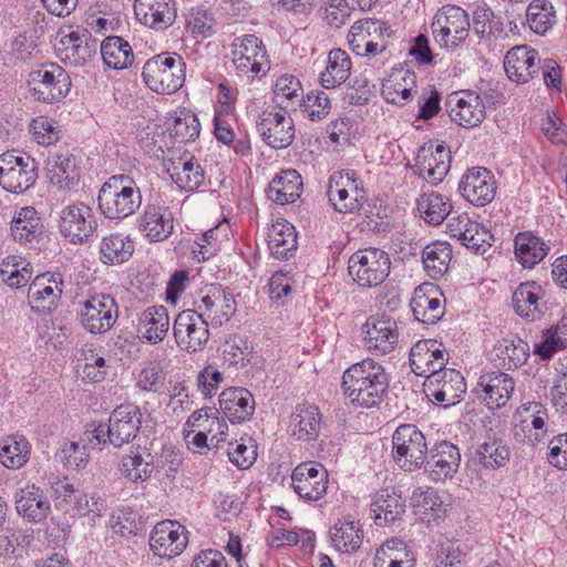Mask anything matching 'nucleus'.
I'll use <instances>...</instances> for the list:
<instances>
[{
	"mask_svg": "<svg viewBox=\"0 0 567 567\" xmlns=\"http://www.w3.org/2000/svg\"><path fill=\"white\" fill-rule=\"evenodd\" d=\"M501 365L506 370L516 369L523 365L529 357V346L524 340L503 339L494 347Z\"/></svg>",
	"mask_w": 567,
	"mask_h": 567,
	"instance_id": "8fccbe9b",
	"label": "nucleus"
},
{
	"mask_svg": "<svg viewBox=\"0 0 567 567\" xmlns=\"http://www.w3.org/2000/svg\"><path fill=\"white\" fill-rule=\"evenodd\" d=\"M30 456V444L20 435L9 436L3 440L0 447V462L3 466L12 470L21 468Z\"/></svg>",
	"mask_w": 567,
	"mask_h": 567,
	"instance_id": "3c124183",
	"label": "nucleus"
},
{
	"mask_svg": "<svg viewBox=\"0 0 567 567\" xmlns=\"http://www.w3.org/2000/svg\"><path fill=\"white\" fill-rule=\"evenodd\" d=\"M146 85L159 94L178 91L185 81V62L179 55L162 53L146 61L143 66Z\"/></svg>",
	"mask_w": 567,
	"mask_h": 567,
	"instance_id": "20e7f679",
	"label": "nucleus"
},
{
	"mask_svg": "<svg viewBox=\"0 0 567 567\" xmlns=\"http://www.w3.org/2000/svg\"><path fill=\"white\" fill-rule=\"evenodd\" d=\"M11 235L14 240L27 244L38 239L42 234L41 219L33 207H22L11 220Z\"/></svg>",
	"mask_w": 567,
	"mask_h": 567,
	"instance_id": "ea45409f",
	"label": "nucleus"
},
{
	"mask_svg": "<svg viewBox=\"0 0 567 567\" xmlns=\"http://www.w3.org/2000/svg\"><path fill=\"white\" fill-rule=\"evenodd\" d=\"M141 426V411L134 404H121L110 415L107 424H99L92 430L90 442L93 447L105 445L122 447L136 436Z\"/></svg>",
	"mask_w": 567,
	"mask_h": 567,
	"instance_id": "7ed1b4c3",
	"label": "nucleus"
},
{
	"mask_svg": "<svg viewBox=\"0 0 567 567\" xmlns=\"http://www.w3.org/2000/svg\"><path fill=\"white\" fill-rule=\"evenodd\" d=\"M205 313L196 310H184L177 315L173 333L177 346L189 353L204 349L209 340L208 322Z\"/></svg>",
	"mask_w": 567,
	"mask_h": 567,
	"instance_id": "9d476101",
	"label": "nucleus"
},
{
	"mask_svg": "<svg viewBox=\"0 0 567 567\" xmlns=\"http://www.w3.org/2000/svg\"><path fill=\"white\" fill-rule=\"evenodd\" d=\"M452 249L446 243H432L422 252V261L427 275L433 279L441 278L449 269Z\"/></svg>",
	"mask_w": 567,
	"mask_h": 567,
	"instance_id": "09e8293b",
	"label": "nucleus"
},
{
	"mask_svg": "<svg viewBox=\"0 0 567 567\" xmlns=\"http://www.w3.org/2000/svg\"><path fill=\"white\" fill-rule=\"evenodd\" d=\"M95 41L90 35L70 32L61 37L58 50L64 52V60H70L74 65L84 64L95 52Z\"/></svg>",
	"mask_w": 567,
	"mask_h": 567,
	"instance_id": "a19ab883",
	"label": "nucleus"
},
{
	"mask_svg": "<svg viewBox=\"0 0 567 567\" xmlns=\"http://www.w3.org/2000/svg\"><path fill=\"white\" fill-rule=\"evenodd\" d=\"M441 297L436 285L423 284L416 287L411 300L415 319L426 324H435L444 315Z\"/></svg>",
	"mask_w": 567,
	"mask_h": 567,
	"instance_id": "a878e982",
	"label": "nucleus"
},
{
	"mask_svg": "<svg viewBox=\"0 0 567 567\" xmlns=\"http://www.w3.org/2000/svg\"><path fill=\"white\" fill-rule=\"evenodd\" d=\"M302 112L311 121L324 118L331 110L328 95L322 91H312L302 97L300 103Z\"/></svg>",
	"mask_w": 567,
	"mask_h": 567,
	"instance_id": "bf43d9fd",
	"label": "nucleus"
},
{
	"mask_svg": "<svg viewBox=\"0 0 567 567\" xmlns=\"http://www.w3.org/2000/svg\"><path fill=\"white\" fill-rule=\"evenodd\" d=\"M526 21L534 33L546 34L556 22L553 4L548 0H533L526 10Z\"/></svg>",
	"mask_w": 567,
	"mask_h": 567,
	"instance_id": "603ef678",
	"label": "nucleus"
},
{
	"mask_svg": "<svg viewBox=\"0 0 567 567\" xmlns=\"http://www.w3.org/2000/svg\"><path fill=\"white\" fill-rule=\"evenodd\" d=\"M101 260L109 265H118L128 260L134 252V243L121 234H111L102 239Z\"/></svg>",
	"mask_w": 567,
	"mask_h": 567,
	"instance_id": "de8ad7c7",
	"label": "nucleus"
},
{
	"mask_svg": "<svg viewBox=\"0 0 567 567\" xmlns=\"http://www.w3.org/2000/svg\"><path fill=\"white\" fill-rule=\"evenodd\" d=\"M56 458L69 467H83L87 463L86 447L79 446L75 442H64L56 453Z\"/></svg>",
	"mask_w": 567,
	"mask_h": 567,
	"instance_id": "e2e57ef3",
	"label": "nucleus"
},
{
	"mask_svg": "<svg viewBox=\"0 0 567 567\" xmlns=\"http://www.w3.org/2000/svg\"><path fill=\"white\" fill-rule=\"evenodd\" d=\"M60 231L73 244H82L96 230L93 210L84 204L69 205L61 212Z\"/></svg>",
	"mask_w": 567,
	"mask_h": 567,
	"instance_id": "dca6fc26",
	"label": "nucleus"
},
{
	"mask_svg": "<svg viewBox=\"0 0 567 567\" xmlns=\"http://www.w3.org/2000/svg\"><path fill=\"white\" fill-rule=\"evenodd\" d=\"M543 134L555 144L564 143L567 138V125H565L556 113L547 114L542 121Z\"/></svg>",
	"mask_w": 567,
	"mask_h": 567,
	"instance_id": "338daca9",
	"label": "nucleus"
},
{
	"mask_svg": "<svg viewBox=\"0 0 567 567\" xmlns=\"http://www.w3.org/2000/svg\"><path fill=\"white\" fill-rule=\"evenodd\" d=\"M63 292V279L59 272H43L32 280L28 290V302L37 315L51 313Z\"/></svg>",
	"mask_w": 567,
	"mask_h": 567,
	"instance_id": "f8f14e48",
	"label": "nucleus"
},
{
	"mask_svg": "<svg viewBox=\"0 0 567 567\" xmlns=\"http://www.w3.org/2000/svg\"><path fill=\"white\" fill-rule=\"evenodd\" d=\"M268 237V247L277 259H287L297 249L296 229L287 221L272 225Z\"/></svg>",
	"mask_w": 567,
	"mask_h": 567,
	"instance_id": "a18cd8bd",
	"label": "nucleus"
},
{
	"mask_svg": "<svg viewBox=\"0 0 567 567\" xmlns=\"http://www.w3.org/2000/svg\"><path fill=\"white\" fill-rule=\"evenodd\" d=\"M301 176L296 169H287L276 176L268 187V197L277 204L293 203L300 196Z\"/></svg>",
	"mask_w": 567,
	"mask_h": 567,
	"instance_id": "58836bf2",
	"label": "nucleus"
},
{
	"mask_svg": "<svg viewBox=\"0 0 567 567\" xmlns=\"http://www.w3.org/2000/svg\"><path fill=\"white\" fill-rule=\"evenodd\" d=\"M99 208L110 219H124L133 215L142 204L136 183L127 175L110 177L99 192Z\"/></svg>",
	"mask_w": 567,
	"mask_h": 567,
	"instance_id": "f03ea898",
	"label": "nucleus"
},
{
	"mask_svg": "<svg viewBox=\"0 0 567 567\" xmlns=\"http://www.w3.org/2000/svg\"><path fill=\"white\" fill-rule=\"evenodd\" d=\"M433 34L441 38L446 47L457 45L468 35V16L460 7L447 6L442 9L432 23Z\"/></svg>",
	"mask_w": 567,
	"mask_h": 567,
	"instance_id": "aec40b11",
	"label": "nucleus"
},
{
	"mask_svg": "<svg viewBox=\"0 0 567 567\" xmlns=\"http://www.w3.org/2000/svg\"><path fill=\"white\" fill-rule=\"evenodd\" d=\"M455 101V105L451 107V118L463 127H475L485 118V105L482 99L473 93L466 92L461 97H453L450 104Z\"/></svg>",
	"mask_w": 567,
	"mask_h": 567,
	"instance_id": "e433bc0d",
	"label": "nucleus"
},
{
	"mask_svg": "<svg viewBox=\"0 0 567 567\" xmlns=\"http://www.w3.org/2000/svg\"><path fill=\"white\" fill-rule=\"evenodd\" d=\"M38 177L35 161L31 156L6 152L0 155V186L10 193L28 190Z\"/></svg>",
	"mask_w": 567,
	"mask_h": 567,
	"instance_id": "1a4fd4ad",
	"label": "nucleus"
},
{
	"mask_svg": "<svg viewBox=\"0 0 567 567\" xmlns=\"http://www.w3.org/2000/svg\"><path fill=\"white\" fill-rule=\"evenodd\" d=\"M427 453L425 436L414 424H402L395 430L392 457L400 468L405 472L421 468Z\"/></svg>",
	"mask_w": 567,
	"mask_h": 567,
	"instance_id": "39448f33",
	"label": "nucleus"
},
{
	"mask_svg": "<svg viewBox=\"0 0 567 567\" xmlns=\"http://www.w3.org/2000/svg\"><path fill=\"white\" fill-rule=\"evenodd\" d=\"M293 491L307 501H318L327 492L328 472L321 465L299 464L291 474Z\"/></svg>",
	"mask_w": 567,
	"mask_h": 567,
	"instance_id": "5701e85b",
	"label": "nucleus"
},
{
	"mask_svg": "<svg viewBox=\"0 0 567 567\" xmlns=\"http://www.w3.org/2000/svg\"><path fill=\"white\" fill-rule=\"evenodd\" d=\"M561 326L556 329H550L546 332L542 342L535 344L534 353L538 354L543 360H548L551 355L564 347V340L558 334V331L567 324V317H563Z\"/></svg>",
	"mask_w": 567,
	"mask_h": 567,
	"instance_id": "0e129e2a",
	"label": "nucleus"
},
{
	"mask_svg": "<svg viewBox=\"0 0 567 567\" xmlns=\"http://www.w3.org/2000/svg\"><path fill=\"white\" fill-rule=\"evenodd\" d=\"M219 405L231 423H243L252 415L255 402L251 393L244 388H230L219 395Z\"/></svg>",
	"mask_w": 567,
	"mask_h": 567,
	"instance_id": "2f4dec72",
	"label": "nucleus"
},
{
	"mask_svg": "<svg viewBox=\"0 0 567 567\" xmlns=\"http://www.w3.org/2000/svg\"><path fill=\"white\" fill-rule=\"evenodd\" d=\"M327 195L334 209L341 214L354 213L365 202V190L353 171L333 173L329 178Z\"/></svg>",
	"mask_w": 567,
	"mask_h": 567,
	"instance_id": "6e6552de",
	"label": "nucleus"
},
{
	"mask_svg": "<svg viewBox=\"0 0 567 567\" xmlns=\"http://www.w3.org/2000/svg\"><path fill=\"white\" fill-rule=\"evenodd\" d=\"M423 390L431 401L451 406L458 403L466 392L463 375L454 369H444L439 373L429 375L423 383Z\"/></svg>",
	"mask_w": 567,
	"mask_h": 567,
	"instance_id": "ddd939ff",
	"label": "nucleus"
},
{
	"mask_svg": "<svg viewBox=\"0 0 567 567\" xmlns=\"http://www.w3.org/2000/svg\"><path fill=\"white\" fill-rule=\"evenodd\" d=\"M101 55L106 66L123 70L132 65L134 53L130 43L120 37H109L101 43Z\"/></svg>",
	"mask_w": 567,
	"mask_h": 567,
	"instance_id": "37998d69",
	"label": "nucleus"
},
{
	"mask_svg": "<svg viewBox=\"0 0 567 567\" xmlns=\"http://www.w3.org/2000/svg\"><path fill=\"white\" fill-rule=\"evenodd\" d=\"M231 61L238 72L255 78L268 65L267 51L254 34L236 38L231 43Z\"/></svg>",
	"mask_w": 567,
	"mask_h": 567,
	"instance_id": "4468645a",
	"label": "nucleus"
},
{
	"mask_svg": "<svg viewBox=\"0 0 567 567\" xmlns=\"http://www.w3.org/2000/svg\"><path fill=\"white\" fill-rule=\"evenodd\" d=\"M511 451L501 440H489L480 444L468 458V466L475 472L495 470L504 466L509 460Z\"/></svg>",
	"mask_w": 567,
	"mask_h": 567,
	"instance_id": "473e14b6",
	"label": "nucleus"
},
{
	"mask_svg": "<svg viewBox=\"0 0 567 567\" xmlns=\"http://www.w3.org/2000/svg\"><path fill=\"white\" fill-rule=\"evenodd\" d=\"M504 69L511 81L526 83L539 70L538 53L527 45L514 47L505 55Z\"/></svg>",
	"mask_w": 567,
	"mask_h": 567,
	"instance_id": "bb28decb",
	"label": "nucleus"
},
{
	"mask_svg": "<svg viewBox=\"0 0 567 567\" xmlns=\"http://www.w3.org/2000/svg\"><path fill=\"white\" fill-rule=\"evenodd\" d=\"M154 468L155 464L150 453L146 457L142 454L126 455L122 458L120 465L122 475L133 483L147 481Z\"/></svg>",
	"mask_w": 567,
	"mask_h": 567,
	"instance_id": "5fc2aeb1",
	"label": "nucleus"
},
{
	"mask_svg": "<svg viewBox=\"0 0 567 567\" xmlns=\"http://www.w3.org/2000/svg\"><path fill=\"white\" fill-rule=\"evenodd\" d=\"M164 379L162 369L155 364H150L140 372L137 386L142 391L157 392L164 384Z\"/></svg>",
	"mask_w": 567,
	"mask_h": 567,
	"instance_id": "69168bd1",
	"label": "nucleus"
},
{
	"mask_svg": "<svg viewBox=\"0 0 567 567\" xmlns=\"http://www.w3.org/2000/svg\"><path fill=\"white\" fill-rule=\"evenodd\" d=\"M374 567H413V559L401 540L392 539L377 550Z\"/></svg>",
	"mask_w": 567,
	"mask_h": 567,
	"instance_id": "6e6d98bb",
	"label": "nucleus"
},
{
	"mask_svg": "<svg viewBox=\"0 0 567 567\" xmlns=\"http://www.w3.org/2000/svg\"><path fill=\"white\" fill-rule=\"evenodd\" d=\"M187 542L184 526L174 520H163L155 525L150 546L156 556L171 559L184 551Z\"/></svg>",
	"mask_w": 567,
	"mask_h": 567,
	"instance_id": "6ab92c4d",
	"label": "nucleus"
},
{
	"mask_svg": "<svg viewBox=\"0 0 567 567\" xmlns=\"http://www.w3.org/2000/svg\"><path fill=\"white\" fill-rule=\"evenodd\" d=\"M321 413L317 406L300 404L291 413L289 431L299 441L309 442L318 437Z\"/></svg>",
	"mask_w": 567,
	"mask_h": 567,
	"instance_id": "c9c22d12",
	"label": "nucleus"
},
{
	"mask_svg": "<svg viewBox=\"0 0 567 567\" xmlns=\"http://www.w3.org/2000/svg\"><path fill=\"white\" fill-rule=\"evenodd\" d=\"M548 449V462L557 468L567 470V434L553 437Z\"/></svg>",
	"mask_w": 567,
	"mask_h": 567,
	"instance_id": "774afa93",
	"label": "nucleus"
},
{
	"mask_svg": "<svg viewBox=\"0 0 567 567\" xmlns=\"http://www.w3.org/2000/svg\"><path fill=\"white\" fill-rule=\"evenodd\" d=\"M390 258L378 248H367L354 252L348 261L349 275L361 287H375L390 274Z\"/></svg>",
	"mask_w": 567,
	"mask_h": 567,
	"instance_id": "0eeeda50",
	"label": "nucleus"
},
{
	"mask_svg": "<svg viewBox=\"0 0 567 567\" xmlns=\"http://www.w3.org/2000/svg\"><path fill=\"white\" fill-rule=\"evenodd\" d=\"M134 12L140 22L158 31L169 28L177 17L175 0H135Z\"/></svg>",
	"mask_w": 567,
	"mask_h": 567,
	"instance_id": "393cba45",
	"label": "nucleus"
},
{
	"mask_svg": "<svg viewBox=\"0 0 567 567\" xmlns=\"http://www.w3.org/2000/svg\"><path fill=\"white\" fill-rule=\"evenodd\" d=\"M364 346L377 355L392 352L399 342V327L394 319L388 316L370 317L363 324Z\"/></svg>",
	"mask_w": 567,
	"mask_h": 567,
	"instance_id": "f3484780",
	"label": "nucleus"
},
{
	"mask_svg": "<svg viewBox=\"0 0 567 567\" xmlns=\"http://www.w3.org/2000/svg\"><path fill=\"white\" fill-rule=\"evenodd\" d=\"M171 135L179 143L194 141L199 135V122L195 114L182 112L169 126Z\"/></svg>",
	"mask_w": 567,
	"mask_h": 567,
	"instance_id": "13d9d810",
	"label": "nucleus"
},
{
	"mask_svg": "<svg viewBox=\"0 0 567 567\" xmlns=\"http://www.w3.org/2000/svg\"><path fill=\"white\" fill-rule=\"evenodd\" d=\"M465 551L457 542L441 543L436 554L435 567H465Z\"/></svg>",
	"mask_w": 567,
	"mask_h": 567,
	"instance_id": "680f3d73",
	"label": "nucleus"
},
{
	"mask_svg": "<svg viewBox=\"0 0 567 567\" xmlns=\"http://www.w3.org/2000/svg\"><path fill=\"white\" fill-rule=\"evenodd\" d=\"M169 317L166 307L153 306L143 311L138 322V332L151 343L161 342L167 334Z\"/></svg>",
	"mask_w": 567,
	"mask_h": 567,
	"instance_id": "4c0bfd02",
	"label": "nucleus"
},
{
	"mask_svg": "<svg viewBox=\"0 0 567 567\" xmlns=\"http://www.w3.org/2000/svg\"><path fill=\"white\" fill-rule=\"evenodd\" d=\"M544 290L535 281L520 284L513 293L515 311L529 321L539 319L547 310Z\"/></svg>",
	"mask_w": 567,
	"mask_h": 567,
	"instance_id": "c85d7f7f",
	"label": "nucleus"
},
{
	"mask_svg": "<svg viewBox=\"0 0 567 567\" xmlns=\"http://www.w3.org/2000/svg\"><path fill=\"white\" fill-rule=\"evenodd\" d=\"M257 131L272 148L288 147L295 138V124L285 109L271 107L262 111L257 123Z\"/></svg>",
	"mask_w": 567,
	"mask_h": 567,
	"instance_id": "9b49d317",
	"label": "nucleus"
},
{
	"mask_svg": "<svg viewBox=\"0 0 567 567\" xmlns=\"http://www.w3.org/2000/svg\"><path fill=\"white\" fill-rule=\"evenodd\" d=\"M174 169L171 176L181 189L193 192L204 182V171L193 161V157L183 162L182 169L178 171V167Z\"/></svg>",
	"mask_w": 567,
	"mask_h": 567,
	"instance_id": "4d7b16f0",
	"label": "nucleus"
},
{
	"mask_svg": "<svg viewBox=\"0 0 567 567\" xmlns=\"http://www.w3.org/2000/svg\"><path fill=\"white\" fill-rule=\"evenodd\" d=\"M14 501L18 514L28 522H41L51 512L47 495L34 484L20 488L14 495Z\"/></svg>",
	"mask_w": 567,
	"mask_h": 567,
	"instance_id": "c756f323",
	"label": "nucleus"
},
{
	"mask_svg": "<svg viewBox=\"0 0 567 567\" xmlns=\"http://www.w3.org/2000/svg\"><path fill=\"white\" fill-rule=\"evenodd\" d=\"M342 389L351 403L369 409L383 401L389 389V378L380 363L364 359L344 371Z\"/></svg>",
	"mask_w": 567,
	"mask_h": 567,
	"instance_id": "f257e3e1",
	"label": "nucleus"
},
{
	"mask_svg": "<svg viewBox=\"0 0 567 567\" xmlns=\"http://www.w3.org/2000/svg\"><path fill=\"white\" fill-rule=\"evenodd\" d=\"M515 255L526 268L540 262L548 251V246L530 233H519L515 237Z\"/></svg>",
	"mask_w": 567,
	"mask_h": 567,
	"instance_id": "c03bdc74",
	"label": "nucleus"
},
{
	"mask_svg": "<svg viewBox=\"0 0 567 567\" xmlns=\"http://www.w3.org/2000/svg\"><path fill=\"white\" fill-rule=\"evenodd\" d=\"M140 229L151 241H163L174 230L173 214L168 208L148 205L141 216Z\"/></svg>",
	"mask_w": 567,
	"mask_h": 567,
	"instance_id": "72a5a7b5",
	"label": "nucleus"
},
{
	"mask_svg": "<svg viewBox=\"0 0 567 567\" xmlns=\"http://www.w3.org/2000/svg\"><path fill=\"white\" fill-rule=\"evenodd\" d=\"M447 353L443 344L434 339L417 341L410 351V365L412 371L429 380V375L444 370Z\"/></svg>",
	"mask_w": 567,
	"mask_h": 567,
	"instance_id": "a211bd4d",
	"label": "nucleus"
},
{
	"mask_svg": "<svg viewBox=\"0 0 567 567\" xmlns=\"http://www.w3.org/2000/svg\"><path fill=\"white\" fill-rule=\"evenodd\" d=\"M481 398L489 409H499L511 399L515 382L506 373H487L480 378Z\"/></svg>",
	"mask_w": 567,
	"mask_h": 567,
	"instance_id": "7c9ffc66",
	"label": "nucleus"
},
{
	"mask_svg": "<svg viewBox=\"0 0 567 567\" xmlns=\"http://www.w3.org/2000/svg\"><path fill=\"white\" fill-rule=\"evenodd\" d=\"M349 54L341 49H333L328 54L327 66L320 73V83L326 89H333L344 83L351 72Z\"/></svg>",
	"mask_w": 567,
	"mask_h": 567,
	"instance_id": "79ce46f5",
	"label": "nucleus"
},
{
	"mask_svg": "<svg viewBox=\"0 0 567 567\" xmlns=\"http://www.w3.org/2000/svg\"><path fill=\"white\" fill-rule=\"evenodd\" d=\"M458 190L468 203L485 206L495 197L496 182L485 167H472L463 175Z\"/></svg>",
	"mask_w": 567,
	"mask_h": 567,
	"instance_id": "4be33fe9",
	"label": "nucleus"
},
{
	"mask_svg": "<svg viewBox=\"0 0 567 567\" xmlns=\"http://www.w3.org/2000/svg\"><path fill=\"white\" fill-rule=\"evenodd\" d=\"M460 464V449L449 441H441L435 443L429 451L423 465L432 481L444 482L453 477Z\"/></svg>",
	"mask_w": 567,
	"mask_h": 567,
	"instance_id": "412c9836",
	"label": "nucleus"
},
{
	"mask_svg": "<svg viewBox=\"0 0 567 567\" xmlns=\"http://www.w3.org/2000/svg\"><path fill=\"white\" fill-rule=\"evenodd\" d=\"M28 85L35 100L54 103L68 95L71 89V79L60 65L47 63L29 73Z\"/></svg>",
	"mask_w": 567,
	"mask_h": 567,
	"instance_id": "423d86ee",
	"label": "nucleus"
},
{
	"mask_svg": "<svg viewBox=\"0 0 567 567\" xmlns=\"http://www.w3.org/2000/svg\"><path fill=\"white\" fill-rule=\"evenodd\" d=\"M116 318V301L105 293L94 295L86 299L80 313L81 324L91 333L109 331L114 326Z\"/></svg>",
	"mask_w": 567,
	"mask_h": 567,
	"instance_id": "2eb2a0df",
	"label": "nucleus"
},
{
	"mask_svg": "<svg viewBox=\"0 0 567 567\" xmlns=\"http://www.w3.org/2000/svg\"><path fill=\"white\" fill-rule=\"evenodd\" d=\"M405 499L394 489H381L371 503V516L379 526L400 519L405 513Z\"/></svg>",
	"mask_w": 567,
	"mask_h": 567,
	"instance_id": "f704fd0d",
	"label": "nucleus"
},
{
	"mask_svg": "<svg viewBox=\"0 0 567 567\" xmlns=\"http://www.w3.org/2000/svg\"><path fill=\"white\" fill-rule=\"evenodd\" d=\"M50 183L61 190L70 189L80 178L75 156L68 150L52 153L45 165Z\"/></svg>",
	"mask_w": 567,
	"mask_h": 567,
	"instance_id": "cd10ccee",
	"label": "nucleus"
},
{
	"mask_svg": "<svg viewBox=\"0 0 567 567\" xmlns=\"http://www.w3.org/2000/svg\"><path fill=\"white\" fill-rule=\"evenodd\" d=\"M417 209L425 221L436 226L447 218L452 205L441 194L430 193L422 195L417 200Z\"/></svg>",
	"mask_w": 567,
	"mask_h": 567,
	"instance_id": "864d4df0",
	"label": "nucleus"
},
{
	"mask_svg": "<svg viewBox=\"0 0 567 567\" xmlns=\"http://www.w3.org/2000/svg\"><path fill=\"white\" fill-rule=\"evenodd\" d=\"M227 454L229 461L240 470L249 468L257 458L256 445L250 439L229 443Z\"/></svg>",
	"mask_w": 567,
	"mask_h": 567,
	"instance_id": "052dcab7",
	"label": "nucleus"
},
{
	"mask_svg": "<svg viewBox=\"0 0 567 567\" xmlns=\"http://www.w3.org/2000/svg\"><path fill=\"white\" fill-rule=\"evenodd\" d=\"M330 538L334 548L339 551H353L362 544V530L359 523L344 518L339 520L330 530Z\"/></svg>",
	"mask_w": 567,
	"mask_h": 567,
	"instance_id": "49530a36",
	"label": "nucleus"
},
{
	"mask_svg": "<svg viewBox=\"0 0 567 567\" xmlns=\"http://www.w3.org/2000/svg\"><path fill=\"white\" fill-rule=\"evenodd\" d=\"M451 152L443 145L422 146L416 155L417 174L431 184L443 181L450 169Z\"/></svg>",
	"mask_w": 567,
	"mask_h": 567,
	"instance_id": "b1692460",
	"label": "nucleus"
}]
</instances>
